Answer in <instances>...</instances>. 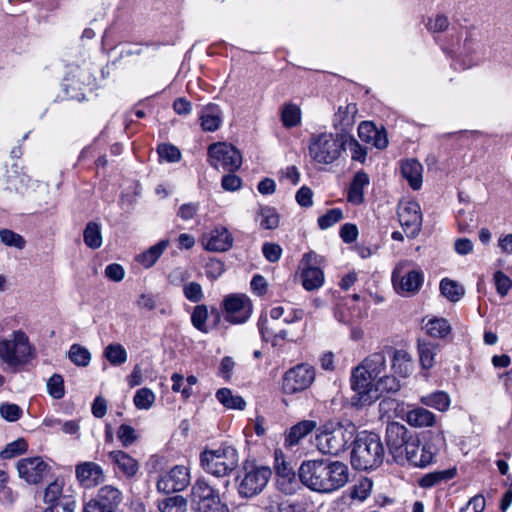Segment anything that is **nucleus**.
Masks as SVG:
<instances>
[{
    "mask_svg": "<svg viewBox=\"0 0 512 512\" xmlns=\"http://www.w3.org/2000/svg\"><path fill=\"white\" fill-rule=\"evenodd\" d=\"M84 243L91 249H97L102 245L100 226L95 222H89L83 232Z\"/></svg>",
    "mask_w": 512,
    "mask_h": 512,
    "instance_id": "nucleus-43",
    "label": "nucleus"
},
{
    "mask_svg": "<svg viewBox=\"0 0 512 512\" xmlns=\"http://www.w3.org/2000/svg\"><path fill=\"white\" fill-rule=\"evenodd\" d=\"M408 429L398 422L389 423L386 428V444L395 462L403 464V453L410 440L415 439Z\"/></svg>",
    "mask_w": 512,
    "mask_h": 512,
    "instance_id": "nucleus-9",
    "label": "nucleus"
},
{
    "mask_svg": "<svg viewBox=\"0 0 512 512\" xmlns=\"http://www.w3.org/2000/svg\"><path fill=\"white\" fill-rule=\"evenodd\" d=\"M219 497V492L205 478H198L191 488V501L194 508Z\"/></svg>",
    "mask_w": 512,
    "mask_h": 512,
    "instance_id": "nucleus-26",
    "label": "nucleus"
},
{
    "mask_svg": "<svg viewBox=\"0 0 512 512\" xmlns=\"http://www.w3.org/2000/svg\"><path fill=\"white\" fill-rule=\"evenodd\" d=\"M194 509L195 512H230L228 505L220 499V496Z\"/></svg>",
    "mask_w": 512,
    "mask_h": 512,
    "instance_id": "nucleus-55",
    "label": "nucleus"
},
{
    "mask_svg": "<svg viewBox=\"0 0 512 512\" xmlns=\"http://www.w3.org/2000/svg\"><path fill=\"white\" fill-rule=\"evenodd\" d=\"M29 180V177L18 171L16 167H12L11 170L7 171V189L11 191L23 192L27 188Z\"/></svg>",
    "mask_w": 512,
    "mask_h": 512,
    "instance_id": "nucleus-38",
    "label": "nucleus"
},
{
    "mask_svg": "<svg viewBox=\"0 0 512 512\" xmlns=\"http://www.w3.org/2000/svg\"><path fill=\"white\" fill-rule=\"evenodd\" d=\"M258 326L263 340L266 342L270 341L273 345H276V342L274 341V336L277 332L275 323L269 321L267 318L262 317L259 320Z\"/></svg>",
    "mask_w": 512,
    "mask_h": 512,
    "instance_id": "nucleus-56",
    "label": "nucleus"
},
{
    "mask_svg": "<svg viewBox=\"0 0 512 512\" xmlns=\"http://www.w3.org/2000/svg\"><path fill=\"white\" fill-rule=\"evenodd\" d=\"M103 356L111 365L119 366L124 364L128 359V354L124 346L119 343H112L105 347Z\"/></svg>",
    "mask_w": 512,
    "mask_h": 512,
    "instance_id": "nucleus-40",
    "label": "nucleus"
},
{
    "mask_svg": "<svg viewBox=\"0 0 512 512\" xmlns=\"http://www.w3.org/2000/svg\"><path fill=\"white\" fill-rule=\"evenodd\" d=\"M168 244V240L160 241L156 245L151 246L147 251L137 256V261L145 268L152 267L168 247Z\"/></svg>",
    "mask_w": 512,
    "mask_h": 512,
    "instance_id": "nucleus-36",
    "label": "nucleus"
},
{
    "mask_svg": "<svg viewBox=\"0 0 512 512\" xmlns=\"http://www.w3.org/2000/svg\"><path fill=\"white\" fill-rule=\"evenodd\" d=\"M384 447L375 433L363 432L354 441L351 464L357 470H369L380 466L384 459Z\"/></svg>",
    "mask_w": 512,
    "mask_h": 512,
    "instance_id": "nucleus-3",
    "label": "nucleus"
},
{
    "mask_svg": "<svg viewBox=\"0 0 512 512\" xmlns=\"http://www.w3.org/2000/svg\"><path fill=\"white\" fill-rule=\"evenodd\" d=\"M23 411L20 406L14 403H3L0 405V415L6 421L15 422L21 418Z\"/></svg>",
    "mask_w": 512,
    "mask_h": 512,
    "instance_id": "nucleus-54",
    "label": "nucleus"
},
{
    "mask_svg": "<svg viewBox=\"0 0 512 512\" xmlns=\"http://www.w3.org/2000/svg\"><path fill=\"white\" fill-rule=\"evenodd\" d=\"M16 468L19 477L31 485L40 483L50 470L48 463L39 456L20 459Z\"/></svg>",
    "mask_w": 512,
    "mask_h": 512,
    "instance_id": "nucleus-14",
    "label": "nucleus"
},
{
    "mask_svg": "<svg viewBox=\"0 0 512 512\" xmlns=\"http://www.w3.org/2000/svg\"><path fill=\"white\" fill-rule=\"evenodd\" d=\"M315 376V370L309 365H297L284 374L281 385L282 392L287 395L302 392L313 383Z\"/></svg>",
    "mask_w": 512,
    "mask_h": 512,
    "instance_id": "nucleus-8",
    "label": "nucleus"
},
{
    "mask_svg": "<svg viewBox=\"0 0 512 512\" xmlns=\"http://www.w3.org/2000/svg\"><path fill=\"white\" fill-rule=\"evenodd\" d=\"M200 126L205 132L218 130L223 122V112L219 105L209 103L199 113Z\"/></svg>",
    "mask_w": 512,
    "mask_h": 512,
    "instance_id": "nucleus-23",
    "label": "nucleus"
},
{
    "mask_svg": "<svg viewBox=\"0 0 512 512\" xmlns=\"http://www.w3.org/2000/svg\"><path fill=\"white\" fill-rule=\"evenodd\" d=\"M425 328L427 334L434 338H445L451 332V326L444 318L430 319Z\"/></svg>",
    "mask_w": 512,
    "mask_h": 512,
    "instance_id": "nucleus-42",
    "label": "nucleus"
},
{
    "mask_svg": "<svg viewBox=\"0 0 512 512\" xmlns=\"http://www.w3.org/2000/svg\"><path fill=\"white\" fill-rule=\"evenodd\" d=\"M387 369L385 352H375L365 357L351 374V388L356 393L352 397V404L357 407L371 405L374 396H369V389Z\"/></svg>",
    "mask_w": 512,
    "mask_h": 512,
    "instance_id": "nucleus-1",
    "label": "nucleus"
},
{
    "mask_svg": "<svg viewBox=\"0 0 512 512\" xmlns=\"http://www.w3.org/2000/svg\"><path fill=\"white\" fill-rule=\"evenodd\" d=\"M155 399L156 396L151 389L141 388L135 393L133 402L137 409L148 410L153 406Z\"/></svg>",
    "mask_w": 512,
    "mask_h": 512,
    "instance_id": "nucleus-47",
    "label": "nucleus"
},
{
    "mask_svg": "<svg viewBox=\"0 0 512 512\" xmlns=\"http://www.w3.org/2000/svg\"><path fill=\"white\" fill-rule=\"evenodd\" d=\"M322 162L325 164L333 163L346 150V143L349 140V133L322 135Z\"/></svg>",
    "mask_w": 512,
    "mask_h": 512,
    "instance_id": "nucleus-18",
    "label": "nucleus"
},
{
    "mask_svg": "<svg viewBox=\"0 0 512 512\" xmlns=\"http://www.w3.org/2000/svg\"><path fill=\"white\" fill-rule=\"evenodd\" d=\"M455 474H456L455 469L434 471V472L424 475L419 480V485L422 488H431L443 481H448V480L452 479L455 476Z\"/></svg>",
    "mask_w": 512,
    "mask_h": 512,
    "instance_id": "nucleus-39",
    "label": "nucleus"
},
{
    "mask_svg": "<svg viewBox=\"0 0 512 512\" xmlns=\"http://www.w3.org/2000/svg\"><path fill=\"white\" fill-rule=\"evenodd\" d=\"M108 458L114 465V468L127 478L134 477L139 470L138 461L124 451H111L108 453Z\"/></svg>",
    "mask_w": 512,
    "mask_h": 512,
    "instance_id": "nucleus-24",
    "label": "nucleus"
},
{
    "mask_svg": "<svg viewBox=\"0 0 512 512\" xmlns=\"http://www.w3.org/2000/svg\"><path fill=\"white\" fill-rule=\"evenodd\" d=\"M400 389L399 380L393 375H386L385 373L372 384L369 390V396H374L371 404L374 403L382 393H395Z\"/></svg>",
    "mask_w": 512,
    "mask_h": 512,
    "instance_id": "nucleus-29",
    "label": "nucleus"
},
{
    "mask_svg": "<svg viewBox=\"0 0 512 512\" xmlns=\"http://www.w3.org/2000/svg\"><path fill=\"white\" fill-rule=\"evenodd\" d=\"M406 421L417 428L431 427L436 422V416L423 407H417L407 412Z\"/></svg>",
    "mask_w": 512,
    "mask_h": 512,
    "instance_id": "nucleus-32",
    "label": "nucleus"
},
{
    "mask_svg": "<svg viewBox=\"0 0 512 512\" xmlns=\"http://www.w3.org/2000/svg\"><path fill=\"white\" fill-rule=\"evenodd\" d=\"M208 161L216 169L234 172L242 164V155L233 145L217 142L208 147Z\"/></svg>",
    "mask_w": 512,
    "mask_h": 512,
    "instance_id": "nucleus-6",
    "label": "nucleus"
},
{
    "mask_svg": "<svg viewBox=\"0 0 512 512\" xmlns=\"http://www.w3.org/2000/svg\"><path fill=\"white\" fill-rule=\"evenodd\" d=\"M357 105L348 103L345 106H339L333 117V126L340 133H349L355 124L357 114Z\"/></svg>",
    "mask_w": 512,
    "mask_h": 512,
    "instance_id": "nucleus-25",
    "label": "nucleus"
},
{
    "mask_svg": "<svg viewBox=\"0 0 512 512\" xmlns=\"http://www.w3.org/2000/svg\"><path fill=\"white\" fill-rule=\"evenodd\" d=\"M369 185V177L364 171L355 174L348 191V200L354 204L364 201V188Z\"/></svg>",
    "mask_w": 512,
    "mask_h": 512,
    "instance_id": "nucleus-33",
    "label": "nucleus"
},
{
    "mask_svg": "<svg viewBox=\"0 0 512 512\" xmlns=\"http://www.w3.org/2000/svg\"><path fill=\"white\" fill-rule=\"evenodd\" d=\"M223 306L226 312V320L232 324H242L252 314V303L243 294H230L226 296Z\"/></svg>",
    "mask_w": 512,
    "mask_h": 512,
    "instance_id": "nucleus-13",
    "label": "nucleus"
},
{
    "mask_svg": "<svg viewBox=\"0 0 512 512\" xmlns=\"http://www.w3.org/2000/svg\"><path fill=\"white\" fill-rule=\"evenodd\" d=\"M485 508V498L482 495L472 497L460 512H482Z\"/></svg>",
    "mask_w": 512,
    "mask_h": 512,
    "instance_id": "nucleus-64",
    "label": "nucleus"
},
{
    "mask_svg": "<svg viewBox=\"0 0 512 512\" xmlns=\"http://www.w3.org/2000/svg\"><path fill=\"white\" fill-rule=\"evenodd\" d=\"M403 453V463L407 461L411 465L416 467H425L432 463L435 451H432L428 445H421L420 440L416 437L410 440L408 446L405 448Z\"/></svg>",
    "mask_w": 512,
    "mask_h": 512,
    "instance_id": "nucleus-21",
    "label": "nucleus"
},
{
    "mask_svg": "<svg viewBox=\"0 0 512 512\" xmlns=\"http://www.w3.org/2000/svg\"><path fill=\"white\" fill-rule=\"evenodd\" d=\"M208 319V309L206 305H197L191 314L193 326L203 333L208 332L206 321Z\"/></svg>",
    "mask_w": 512,
    "mask_h": 512,
    "instance_id": "nucleus-48",
    "label": "nucleus"
},
{
    "mask_svg": "<svg viewBox=\"0 0 512 512\" xmlns=\"http://www.w3.org/2000/svg\"><path fill=\"white\" fill-rule=\"evenodd\" d=\"M63 491V483L62 481L56 479L51 482L44 491V501L46 503H54L56 502L62 495Z\"/></svg>",
    "mask_w": 512,
    "mask_h": 512,
    "instance_id": "nucleus-57",
    "label": "nucleus"
},
{
    "mask_svg": "<svg viewBox=\"0 0 512 512\" xmlns=\"http://www.w3.org/2000/svg\"><path fill=\"white\" fill-rule=\"evenodd\" d=\"M324 475H322V493H330L346 485L349 480V470L341 461H326L322 459Z\"/></svg>",
    "mask_w": 512,
    "mask_h": 512,
    "instance_id": "nucleus-12",
    "label": "nucleus"
},
{
    "mask_svg": "<svg viewBox=\"0 0 512 512\" xmlns=\"http://www.w3.org/2000/svg\"><path fill=\"white\" fill-rule=\"evenodd\" d=\"M161 512H187V500L180 495L168 497L158 503Z\"/></svg>",
    "mask_w": 512,
    "mask_h": 512,
    "instance_id": "nucleus-44",
    "label": "nucleus"
},
{
    "mask_svg": "<svg viewBox=\"0 0 512 512\" xmlns=\"http://www.w3.org/2000/svg\"><path fill=\"white\" fill-rule=\"evenodd\" d=\"M317 421L303 420L292 426L285 434V443L292 447L317 428Z\"/></svg>",
    "mask_w": 512,
    "mask_h": 512,
    "instance_id": "nucleus-27",
    "label": "nucleus"
},
{
    "mask_svg": "<svg viewBox=\"0 0 512 512\" xmlns=\"http://www.w3.org/2000/svg\"><path fill=\"white\" fill-rule=\"evenodd\" d=\"M68 356L71 362L80 367L88 366L91 361V353L80 344H73L69 349Z\"/></svg>",
    "mask_w": 512,
    "mask_h": 512,
    "instance_id": "nucleus-45",
    "label": "nucleus"
},
{
    "mask_svg": "<svg viewBox=\"0 0 512 512\" xmlns=\"http://www.w3.org/2000/svg\"><path fill=\"white\" fill-rule=\"evenodd\" d=\"M343 219V211L340 208L329 209L322 215V229L333 226Z\"/></svg>",
    "mask_w": 512,
    "mask_h": 512,
    "instance_id": "nucleus-63",
    "label": "nucleus"
},
{
    "mask_svg": "<svg viewBox=\"0 0 512 512\" xmlns=\"http://www.w3.org/2000/svg\"><path fill=\"white\" fill-rule=\"evenodd\" d=\"M494 284L497 293L505 297L512 288V280L504 272L498 270L493 275Z\"/></svg>",
    "mask_w": 512,
    "mask_h": 512,
    "instance_id": "nucleus-52",
    "label": "nucleus"
},
{
    "mask_svg": "<svg viewBox=\"0 0 512 512\" xmlns=\"http://www.w3.org/2000/svg\"><path fill=\"white\" fill-rule=\"evenodd\" d=\"M217 400L227 409L244 410L245 400L238 394H234L229 388H221L216 393Z\"/></svg>",
    "mask_w": 512,
    "mask_h": 512,
    "instance_id": "nucleus-35",
    "label": "nucleus"
},
{
    "mask_svg": "<svg viewBox=\"0 0 512 512\" xmlns=\"http://www.w3.org/2000/svg\"><path fill=\"white\" fill-rule=\"evenodd\" d=\"M346 148H348L351 152V158L355 161L364 162L366 159V151L361 147V145L357 142L349 134V140H347Z\"/></svg>",
    "mask_w": 512,
    "mask_h": 512,
    "instance_id": "nucleus-62",
    "label": "nucleus"
},
{
    "mask_svg": "<svg viewBox=\"0 0 512 512\" xmlns=\"http://www.w3.org/2000/svg\"><path fill=\"white\" fill-rule=\"evenodd\" d=\"M183 293L186 299L193 303H198L204 298L202 286L194 281L184 284Z\"/></svg>",
    "mask_w": 512,
    "mask_h": 512,
    "instance_id": "nucleus-53",
    "label": "nucleus"
},
{
    "mask_svg": "<svg viewBox=\"0 0 512 512\" xmlns=\"http://www.w3.org/2000/svg\"><path fill=\"white\" fill-rule=\"evenodd\" d=\"M398 218L408 237L414 238L419 234L422 225V214L417 202L409 201L401 204L398 208Z\"/></svg>",
    "mask_w": 512,
    "mask_h": 512,
    "instance_id": "nucleus-15",
    "label": "nucleus"
},
{
    "mask_svg": "<svg viewBox=\"0 0 512 512\" xmlns=\"http://www.w3.org/2000/svg\"><path fill=\"white\" fill-rule=\"evenodd\" d=\"M201 243L207 251L225 252L232 247L233 237L226 227L219 226L203 234Z\"/></svg>",
    "mask_w": 512,
    "mask_h": 512,
    "instance_id": "nucleus-19",
    "label": "nucleus"
},
{
    "mask_svg": "<svg viewBox=\"0 0 512 512\" xmlns=\"http://www.w3.org/2000/svg\"><path fill=\"white\" fill-rule=\"evenodd\" d=\"M262 253L267 261L275 263L278 262L282 256V248L279 244L265 242L262 246Z\"/></svg>",
    "mask_w": 512,
    "mask_h": 512,
    "instance_id": "nucleus-60",
    "label": "nucleus"
},
{
    "mask_svg": "<svg viewBox=\"0 0 512 512\" xmlns=\"http://www.w3.org/2000/svg\"><path fill=\"white\" fill-rule=\"evenodd\" d=\"M0 239L5 245L18 249H23L26 244L25 239L20 234L9 229L0 230Z\"/></svg>",
    "mask_w": 512,
    "mask_h": 512,
    "instance_id": "nucleus-51",
    "label": "nucleus"
},
{
    "mask_svg": "<svg viewBox=\"0 0 512 512\" xmlns=\"http://www.w3.org/2000/svg\"><path fill=\"white\" fill-rule=\"evenodd\" d=\"M372 482L368 479L361 480L358 484L354 485L350 497L359 501H364L370 494Z\"/></svg>",
    "mask_w": 512,
    "mask_h": 512,
    "instance_id": "nucleus-58",
    "label": "nucleus"
},
{
    "mask_svg": "<svg viewBox=\"0 0 512 512\" xmlns=\"http://www.w3.org/2000/svg\"><path fill=\"white\" fill-rule=\"evenodd\" d=\"M319 463L317 461L303 462L299 469L301 482L313 491H320Z\"/></svg>",
    "mask_w": 512,
    "mask_h": 512,
    "instance_id": "nucleus-28",
    "label": "nucleus"
},
{
    "mask_svg": "<svg viewBox=\"0 0 512 512\" xmlns=\"http://www.w3.org/2000/svg\"><path fill=\"white\" fill-rule=\"evenodd\" d=\"M117 436L125 447L132 445L137 440L135 429L127 424H122L119 427Z\"/></svg>",
    "mask_w": 512,
    "mask_h": 512,
    "instance_id": "nucleus-61",
    "label": "nucleus"
},
{
    "mask_svg": "<svg viewBox=\"0 0 512 512\" xmlns=\"http://www.w3.org/2000/svg\"><path fill=\"white\" fill-rule=\"evenodd\" d=\"M47 391L54 399H61L64 396V380L60 374H54L48 379Z\"/></svg>",
    "mask_w": 512,
    "mask_h": 512,
    "instance_id": "nucleus-50",
    "label": "nucleus"
},
{
    "mask_svg": "<svg viewBox=\"0 0 512 512\" xmlns=\"http://www.w3.org/2000/svg\"><path fill=\"white\" fill-rule=\"evenodd\" d=\"M158 154L162 160L167 162H178L181 158L180 150L171 144H161L158 147Z\"/></svg>",
    "mask_w": 512,
    "mask_h": 512,
    "instance_id": "nucleus-59",
    "label": "nucleus"
},
{
    "mask_svg": "<svg viewBox=\"0 0 512 512\" xmlns=\"http://www.w3.org/2000/svg\"><path fill=\"white\" fill-rule=\"evenodd\" d=\"M297 275L305 290L311 291L320 287V259L316 252L310 251L302 256Z\"/></svg>",
    "mask_w": 512,
    "mask_h": 512,
    "instance_id": "nucleus-11",
    "label": "nucleus"
},
{
    "mask_svg": "<svg viewBox=\"0 0 512 512\" xmlns=\"http://www.w3.org/2000/svg\"><path fill=\"white\" fill-rule=\"evenodd\" d=\"M355 426L348 420H330L322 425V438H325V446L322 445V454L333 456L345 451L347 443L355 434Z\"/></svg>",
    "mask_w": 512,
    "mask_h": 512,
    "instance_id": "nucleus-5",
    "label": "nucleus"
},
{
    "mask_svg": "<svg viewBox=\"0 0 512 512\" xmlns=\"http://www.w3.org/2000/svg\"><path fill=\"white\" fill-rule=\"evenodd\" d=\"M28 449V444L23 438H19L11 443H9L4 450L1 452L2 459H10L14 458Z\"/></svg>",
    "mask_w": 512,
    "mask_h": 512,
    "instance_id": "nucleus-49",
    "label": "nucleus"
},
{
    "mask_svg": "<svg viewBox=\"0 0 512 512\" xmlns=\"http://www.w3.org/2000/svg\"><path fill=\"white\" fill-rule=\"evenodd\" d=\"M423 167L421 163L415 159H408L402 163V176L408 181L412 189L418 190L422 185Z\"/></svg>",
    "mask_w": 512,
    "mask_h": 512,
    "instance_id": "nucleus-30",
    "label": "nucleus"
},
{
    "mask_svg": "<svg viewBox=\"0 0 512 512\" xmlns=\"http://www.w3.org/2000/svg\"><path fill=\"white\" fill-rule=\"evenodd\" d=\"M122 501L121 491L112 485H105L98 491L97 497L88 503L97 504L103 511L114 512Z\"/></svg>",
    "mask_w": 512,
    "mask_h": 512,
    "instance_id": "nucleus-22",
    "label": "nucleus"
},
{
    "mask_svg": "<svg viewBox=\"0 0 512 512\" xmlns=\"http://www.w3.org/2000/svg\"><path fill=\"white\" fill-rule=\"evenodd\" d=\"M272 472L265 466L246 469L237 485L238 494L242 498H252L260 494L266 487Z\"/></svg>",
    "mask_w": 512,
    "mask_h": 512,
    "instance_id": "nucleus-7",
    "label": "nucleus"
},
{
    "mask_svg": "<svg viewBox=\"0 0 512 512\" xmlns=\"http://www.w3.org/2000/svg\"><path fill=\"white\" fill-rule=\"evenodd\" d=\"M388 352L392 358V368L403 377L408 376L412 371V357L403 349L389 348Z\"/></svg>",
    "mask_w": 512,
    "mask_h": 512,
    "instance_id": "nucleus-31",
    "label": "nucleus"
},
{
    "mask_svg": "<svg viewBox=\"0 0 512 512\" xmlns=\"http://www.w3.org/2000/svg\"><path fill=\"white\" fill-rule=\"evenodd\" d=\"M420 402L428 407H432L438 411L445 412L449 409L451 399L448 393L444 391H435L424 395L420 398Z\"/></svg>",
    "mask_w": 512,
    "mask_h": 512,
    "instance_id": "nucleus-34",
    "label": "nucleus"
},
{
    "mask_svg": "<svg viewBox=\"0 0 512 512\" xmlns=\"http://www.w3.org/2000/svg\"><path fill=\"white\" fill-rule=\"evenodd\" d=\"M440 291L441 294L451 302L459 301L465 292L462 285L448 278H444L440 282Z\"/></svg>",
    "mask_w": 512,
    "mask_h": 512,
    "instance_id": "nucleus-41",
    "label": "nucleus"
},
{
    "mask_svg": "<svg viewBox=\"0 0 512 512\" xmlns=\"http://www.w3.org/2000/svg\"><path fill=\"white\" fill-rule=\"evenodd\" d=\"M281 120L286 128L297 126L301 121V111L295 104H286L282 108Z\"/></svg>",
    "mask_w": 512,
    "mask_h": 512,
    "instance_id": "nucleus-46",
    "label": "nucleus"
},
{
    "mask_svg": "<svg viewBox=\"0 0 512 512\" xmlns=\"http://www.w3.org/2000/svg\"><path fill=\"white\" fill-rule=\"evenodd\" d=\"M190 469L185 465H175L160 474L157 481L159 492L172 493L183 491L190 484Z\"/></svg>",
    "mask_w": 512,
    "mask_h": 512,
    "instance_id": "nucleus-10",
    "label": "nucleus"
},
{
    "mask_svg": "<svg viewBox=\"0 0 512 512\" xmlns=\"http://www.w3.org/2000/svg\"><path fill=\"white\" fill-rule=\"evenodd\" d=\"M238 452L232 446H220L217 449H206L200 454L202 469L215 477L229 476L238 466Z\"/></svg>",
    "mask_w": 512,
    "mask_h": 512,
    "instance_id": "nucleus-4",
    "label": "nucleus"
},
{
    "mask_svg": "<svg viewBox=\"0 0 512 512\" xmlns=\"http://www.w3.org/2000/svg\"><path fill=\"white\" fill-rule=\"evenodd\" d=\"M392 281L396 292L402 296H412L421 288L424 276L421 271L411 270L403 275L395 270L392 275Z\"/></svg>",
    "mask_w": 512,
    "mask_h": 512,
    "instance_id": "nucleus-16",
    "label": "nucleus"
},
{
    "mask_svg": "<svg viewBox=\"0 0 512 512\" xmlns=\"http://www.w3.org/2000/svg\"><path fill=\"white\" fill-rule=\"evenodd\" d=\"M34 356L35 348L24 331L14 330L7 336L0 337V360L7 369L17 372Z\"/></svg>",
    "mask_w": 512,
    "mask_h": 512,
    "instance_id": "nucleus-2",
    "label": "nucleus"
},
{
    "mask_svg": "<svg viewBox=\"0 0 512 512\" xmlns=\"http://www.w3.org/2000/svg\"><path fill=\"white\" fill-rule=\"evenodd\" d=\"M75 476L84 488H93L103 483L105 474L102 467L95 462H82L75 467Z\"/></svg>",
    "mask_w": 512,
    "mask_h": 512,
    "instance_id": "nucleus-20",
    "label": "nucleus"
},
{
    "mask_svg": "<svg viewBox=\"0 0 512 512\" xmlns=\"http://www.w3.org/2000/svg\"><path fill=\"white\" fill-rule=\"evenodd\" d=\"M277 485L286 494H292L297 486L295 472L290 463L286 462L281 451H275V465Z\"/></svg>",
    "mask_w": 512,
    "mask_h": 512,
    "instance_id": "nucleus-17",
    "label": "nucleus"
},
{
    "mask_svg": "<svg viewBox=\"0 0 512 512\" xmlns=\"http://www.w3.org/2000/svg\"><path fill=\"white\" fill-rule=\"evenodd\" d=\"M439 346L428 341H418L420 364L424 369H430L435 363V356Z\"/></svg>",
    "mask_w": 512,
    "mask_h": 512,
    "instance_id": "nucleus-37",
    "label": "nucleus"
}]
</instances>
